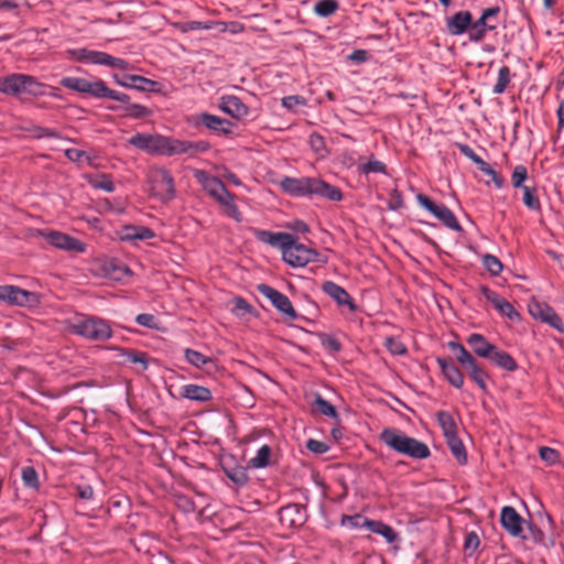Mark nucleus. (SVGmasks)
Segmentation results:
<instances>
[{"label":"nucleus","mask_w":564,"mask_h":564,"mask_svg":"<svg viewBox=\"0 0 564 564\" xmlns=\"http://www.w3.org/2000/svg\"><path fill=\"white\" fill-rule=\"evenodd\" d=\"M370 519L367 517L356 513L354 516L343 514L340 524L343 527H349L350 529L368 528Z\"/></svg>","instance_id":"de8ad7c7"},{"label":"nucleus","mask_w":564,"mask_h":564,"mask_svg":"<svg viewBox=\"0 0 564 564\" xmlns=\"http://www.w3.org/2000/svg\"><path fill=\"white\" fill-rule=\"evenodd\" d=\"M67 54L77 62H87L95 65H105L112 68L127 69L129 63L126 59L115 57L108 53L100 51H91L88 48L68 50Z\"/></svg>","instance_id":"6e6552de"},{"label":"nucleus","mask_w":564,"mask_h":564,"mask_svg":"<svg viewBox=\"0 0 564 564\" xmlns=\"http://www.w3.org/2000/svg\"><path fill=\"white\" fill-rule=\"evenodd\" d=\"M523 191V204L527 208L533 212H540L541 210V203L536 195V188L525 186L521 188Z\"/></svg>","instance_id":"09e8293b"},{"label":"nucleus","mask_w":564,"mask_h":564,"mask_svg":"<svg viewBox=\"0 0 564 564\" xmlns=\"http://www.w3.org/2000/svg\"><path fill=\"white\" fill-rule=\"evenodd\" d=\"M318 338L322 346L330 354H337L341 350V343L333 335L326 333H319Z\"/></svg>","instance_id":"3c124183"},{"label":"nucleus","mask_w":564,"mask_h":564,"mask_svg":"<svg viewBox=\"0 0 564 564\" xmlns=\"http://www.w3.org/2000/svg\"><path fill=\"white\" fill-rule=\"evenodd\" d=\"M281 189L293 197H322L330 202H340L344 198L339 187L318 177L285 176L280 182Z\"/></svg>","instance_id":"f257e3e1"},{"label":"nucleus","mask_w":564,"mask_h":564,"mask_svg":"<svg viewBox=\"0 0 564 564\" xmlns=\"http://www.w3.org/2000/svg\"><path fill=\"white\" fill-rule=\"evenodd\" d=\"M147 182L150 194L161 202H170L175 197L174 177L167 169H151L148 173Z\"/></svg>","instance_id":"423d86ee"},{"label":"nucleus","mask_w":564,"mask_h":564,"mask_svg":"<svg viewBox=\"0 0 564 564\" xmlns=\"http://www.w3.org/2000/svg\"><path fill=\"white\" fill-rule=\"evenodd\" d=\"M467 344L478 357L489 359L491 354L496 349V345L489 343L486 337L478 333L470 334L467 339Z\"/></svg>","instance_id":"a878e982"},{"label":"nucleus","mask_w":564,"mask_h":564,"mask_svg":"<svg viewBox=\"0 0 564 564\" xmlns=\"http://www.w3.org/2000/svg\"><path fill=\"white\" fill-rule=\"evenodd\" d=\"M37 234L55 248L76 253H83L86 251V243L62 231L37 230Z\"/></svg>","instance_id":"9b49d317"},{"label":"nucleus","mask_w":564,"mask_h":564,"mask_svg":"<svg viewBox=\"0 0 564 564\" xmlns=\"http://www.w3.org/2000/svg\"><path fill=\"white\" fill-rule=\"evenodd\" d=\"M308 519L306 506L300 503H289L279 510L280 523L289 529L303 527Z\"/></svg>","instance_id":"2eb2a0df"},{"label":"nucleus","mask_w":564,"mask_h":564,"mask_svg":"<svg viewBox=\"0 0 564 564\" xmlns=\"http://www.w3.org/2000/svg\"><path fill=\"white\" fill-rule=\"evenodd\" d=\"M358 172L365 175H368L370 173H379L384 175L388 174L387 165L383 162L375 159L373 155L370 156L367 163L358 165Z\"/></svg>","instance_id":"37998d69"},{"label":"nucleus","mask_w":564,"mask_h":564,"mask_svg":"<svg viewBox=\"0 0 564 564\" xmlns=\"http://www.w3.org/2000/svg\"><path fill=\"white\" fill-rule=\"evenodd\" d=\"M113 79L118 85L126 88H132L139 91L149 93L161 91V84L159 82L152 80L140 75L123 74L122 76H119L115 74Z\"/></svg>","instance_id":"dca6fc26"},{"label":"nucleus","mask_w":564,"mask_h":564,"mask_svg":"<svg viewBox=\"0 0 564 564\" xmlns=\"http://www.w3.org/2000/svg\"><path fill=\"white\" fill-rule=\"evenodd\" d=\"M210 149L208 141H187L175 139L174 155L189 154L193 156L196 153H204Z\"/></svg>","instance_id":"c85d7f7f"},{"label":"nucleus","mask_w":564,"mask_h":564,"mask_svg":"<svg viewBox=\"0 0 564 564\" xmlns=\"http://www.w3.org/2000/svg\"><path fill=\"white\" fill-rule=\"evenodd\" d=\"M128 142L134 148L152 155H174L175 139L172 137L138 132Z\"/></svg>","instance_id":"39448f33"},{"label":"nucleus","mask_w":564,"mask_h":564,"mask_svg":"<svg viewBox=\"0 0 564 564\" xmlns=\"http://www.w3.org/2000/svg\"><path fill=\"white\" fill-rule=\"evenodd\" d=\"M448 347L456 352V359L464 369L476 361L475 357L460 343L449 341Z\"/></svg>","instance_id":"a19ab883"},{"label":"nucleus","mask_w":564,"mask_h":564,"mask_svg":"<svg viewBox=\"0 0 564 564\" xmlns=\"http://www.w3.org/2000/svg\"><path fill=\"white\" fill-rule=\"evenodd\" d=\"M104 83L105 82L101 79L89 82L80 77H63L59 82V84L67 89L87 94L95 98H100Z\"/></svg>","instance_id":"f3484780"},{"label":"nucleus","mask_w":564,"mask_h":564,"mask_svg":"<svg viewBox=\"0 0 564 564\" xmlns=\"http://www.w3.org/2000/svg\"><path fill=\"white\" fill-rule=\"evenodd\" d=\"M487 33H488L487 31H485L484 29L479 28L476 24L474 19L471 20L470 29L467 32L468 40L470 42H473V43H481L485 40Z\"/></svg>","instance_id":"e2e57ef3"},{"label":"nucleus","mask_w":564,"mask_h":564,"mask_svg":"<svg viewBox=\"0 0 564 564\" xmlns=\"http://www.w3.org/2000/svg\"><path fill=\"white\" fill-rule=\"evenodd\" d=\"M473 14L468 10L455 12L445 19L446 31L453 36H459L468 32L471 25Z\"/></svg>","instance_id":"412c9836"},{"label":"nucleus","mask_w":564,"mask_h":564,"mask_svg":"<svg viewBox=\"0 0 564 564\" xmlns=\"http://www.w3.org/2000/svg\"><path fill=\"white\" fill-rule=\"evenodd\" d=\"M379 440L394 452L413 459H426L431 456V449L425 443L397 429H383L379 434Z\"/></svg>","instance_id":"f03ea898"},{"label":"nucleus","mask_w":564,"mask_h":564,"mask_svg":"<svg viewBox=\"0 0 564 564\" xmlns=\"http://www.w3.org/2000/svg\"><path fill=\"white\" fill-rule=\"evenodd\" d=\"M436 420L443 431L444 437L452 436L458 433L457 424L453 415L447 411H438Z\"/></svg>","instance_id":"4c0bfd02"},{"label":"nucleus","mask_w":564,"mask_h":564,"mask_svg":"<svg viewBox=\"0 0 564 564\" xmlns=\"http://www.w3.org/2000/svg\"><path fill=\"white\" fill-rule=\"evenodd\" d=\"M181 397L197 402H207L213 399L212 391L208 388L194 383L183 386Z\"/></svg>","instance_id":"c756f323"},{"label":"nucleus","mask_w":564,"mask_h":564,"mask_svg":"<svg viewBox=\"0 0 564 564\" xmlns=\"http://www.w3.org/2000/svg\"><path fill=\"white\" fill-rule=\"evenodd\" d=\"M465 370L479 389L486 393L488 391L486 380L489 378V375L482 367H480L477 360Z\"/></svg>","instance_id":"e433bc0d"},{"label":"nucleus","mask_w":564,"mask_h":564,"mask_svg":"<svg viewBox=\"0 0 564 564\" xmlns=\"http://www.w3.org/2000/svg\"><path fill=\"white\" fill-rule=\"evenodd\" d=\"M500 523L511 536L525 539L522 535L524 520L513 507L506 506L502 508Z\"/></svg>","instance_id":"6ab92c4d"},{"label":"nucleus","mask_w":564,"mask_h":564,"mask_svg":"<svg viewBox=\"0 0 564 564\" xmlns=\"http://www.w3.org/2000/svg\"><path fill=\"white\" fill-rule=\"evenodd\" d=\"M248 466L235 465L224 467L226 476L238 487H245L249 482Z\"/></svg>","instance_id":"f704fd0d"},{"label":"nucleus","mask_w":564,"mask_h":564,"mask_svg":"<svg viewBox=\"0 0 564 564\" xmlns=\"http://www.w3.org/2000/svg\"><path fill=\"white\" fill-rule=\"evenodd\" d=\"M529 313L534 319L550 325L558 333L564 334V323L555 310L545 302L532 301L529 303Z\"/></svg>","instance_id":"ddd939ff"},{"label":"nucleus","mask_w":564,"mask_h":564,"mask_svg":"<svg viewBox=\"0 0 564 564\" xmlns=\"http://www.w3.org/2000/svg\"><path fill=\"white\" fill-rule=\"evenodd\" d=\"M312 410L314 412L321 413L322 415L339 420V414L336 408L318 393L315 395V400L312 404Z\"/></svg>","instance_id":"58836bf2"},{"label":"nucleus","mask_w":564,"mask_h":564,"mask_svg":"<svg viewBox=\"0 0 564 564\" xmlns=\"http://www.w3.org/2000/svg\"><path fill=\"white\" fill-rule=\"evenodd\" d=\"M367 529L383 536L388 543H393L398 539V534L393 528L380 520L370 519Z\"/></svg>","instance_id":"c9c22d12"},{"label":"nucleus","mask_w":564,"mask_h":564,"mask_svg":"<svg viewBox=\"0 0 564 564\" xmlns=\"http://www.w3.org/2000/svg\"><path fill=\"white\" fill-rule=\"evenodd\" d=\"M253 235L257 240L271 247L280 248L282 252L284 247L292 241V234L289 232H273L264 229H253Z\"/></svg>","instance_id":"b1692460"},{"label":"nucleus","mask_w":564,"mask_h":564,"mask_svg":"<svg viewBox=\"0 0 564 564\" xmlns=\"http://www.w3.org/2000/svg\"><path fill=\"white\" fill-rule=\"evenodd\" d=\"M128 230H133V234H124L122 240H148L152 239L155 234L154 231L144 226H128Z\"/></svg>","instance_id":"c03bdc74"},{"label":"nucleus","mask_w":564,"mask_h":564,"mask_svg":"<svg viewBox=\"0 0 564 564\" xmlns=\"http://www.w3.org/2000/svg\"><path fill=\"white\" fill-rule=\"evenodd\" d=\"M446 444L448 448L451 449V453L456 458L457 463L459 465H466L467 464V452L466 448L462 442V440L458 436V433L452 436L445 437Z\"/></svg>","instance_id":"72a5a7b5"},{"label":"nucleus","mask_w":564,"mask_h":564,"mask_svg":"<svg viewBox=\"0 0 564 564\" xmlns=\"http://www.w3.org/2000/svg\"><path fill=\"white\" fill-rule=\"evenodd\" d=\"M436 362L445 379L456 389H462L464 386V375L453 359L449 357H437Z\"/></svg>","instance_id":"4be33fe9"},{"label":"nucleus","mask_w":564,"mask_h":564,"mask_svg":"<svg viewBox=\"0 0 564 564\" xmlns=\"http://www.w3.org/2000/svg\"><path fill=\"white\" fill-rule=\"evenodd\" d=\"M539 455L540 458L549 466H554L561 462L560 452L552 447L541 446L539 448Z\"/></svg>","instance_id":"6e6d98bb"},{"label":"nucleus","mask_w":564,"mask_h":564,"mask_svg":"<svg viewBox=\"0 0 564 564\" xmlns=\"http://www.w3.org/2000/svg\"><path fill=\"white\" fill-rule=\"evenodd\" d=\"M416 200L423 208L429 210L440 221H442L444 226L457 232L463 231V228L456 216L446 205L436 204L427 195L422 193L416 195Z\"/></svg>","instance_id":"1a4fd4ad"},{"label":"nucleus","mask_w":564,"mask_h":564,"mask_svg":"<svg viewBox=\"0 0 564 564\" xmlns=\"http://www.w3.org/2000/svg\"><path fill=\"white\" fill-rule=\"evenodd\" d=\"M511 80V69L505 65L498 72V78L494 85L492 91L497 95L503 94Z\"/></svg>","instance_id":"49530a36"},{"label":"nucleus","mask_w":564,"mask_h":564,"mask_svg":"<svg viewBox=\"0 0 564 564\" xmlns=\"http://www.w3.org/2000/svg\"><path fill=\"white\" fill-rule=\"evenodd\" d=\"M35 138L37 139H41V138H53V139H59L61 138V134L57 130L55 129H52V128H45V127H41V126H34L31 130H30Z\"/></svg>","instance_id":"0e129e2a"},{"label":"nucleus","mask_w":564,"mask_h":564,"mask_svg":"<svg viewBox=\"0 0 564 564\" xmlns=\"http://www.w3.org/2000/svg\"><path fill=\"white\" fill-rule=\"evenodd\" d=\"M102 275L112 281H121L124 276L131 275L132 271L116 258L104 260L100 263Z\"/></svg>","instance_id":"393cba45"},{"label":"nucleus","mask_w":564,"mask_h":564,"mask_svg":"<svg viewBox=\"0 0 564 564\" xmlns=\"http://www.w3.org/2000/svg\"><path fill=\"white\" fill-rule=\"evenodd\" d=\"M219 108L234 119L241 120L249 113V108L242 100L234 95H226L220 98Z\"/></svg>","instance_id":"5701e85b"},{"label":"nucleus","mask_w":564,"mask_h":564,"mask_svg":"<svg viewBox=\"0 0 564 564\" xmlns=\"http://www.w3.org/2000/svg\"><path fill=\"white\" fill-rule=\"evenodd\" d=\"M21 476H22V480H23V484L25 487L31 488V489H39V487H40L39 476H37V471L35 470V468L33 466L23 467Z\"/></svg>","instance_id":"603ef678"},{"label":"nucleus","mask_w":564,"mask_h":564,"mask_svg":"<svg viewBox=\"0 0 564 564\" xmlns=\"http://www.w3.org/2000/svg\"><path fill=\"white\" fill-rule=\"evenodd\" d=\"M339 9L337 0H321L314 4V12L322 18L333 15Z\"/></svg>","instance_id":"a18cd8bd"},{"label":"nucleus","mask_w":564,"mask_h":564,"mask_svg":"<svg viewBox=\"0 0 564 564\" xmlns=\"http://www.w3.org/2000/svg\"><path fill=\"white\" fill-rule=\"evenodd\" d=\"M257 290L261 295L267 297L271 302V304L279 312L285 315L289 319L295 321L299 318V314L296 313L292 305V302L285 294L264 283L259 284L257 286Z\"/></svg>","instance_id":"f8f14e48"},{"label":"nucleus","mask_w":564,"mask_h":564,"mask_svg":"<svg viewBox=\"0 0 564 564\" xmlns=\"http://www.w3.org/2000/svg\"><path fill=\"white\" fill-rule=\"evenodd\" d=\"M108 110L110 111H123V117L132 118V119H143L152 116L153 110L142 106L140 104H131L129 106H117L111 105L108 106Z\"/></svg>","instance_id":"7c9ffc66"},{"label":"nucleus","mask_w":564,"mask_h":564,"mask_svg":"<svg viewBox=\"0 0 564 564\" xmlns=\"http://www.w3.org/2000/svg\"><path fill=\"white\" fill-rule=\"evenodd\" d=\"M184 356L188 364H191L192 366H194L195 368H198V369H203L207 365L215 366V360L213 358L207 357V356L203 355L202 352H199L195 349H192V348H186L184 350Z\"/></svg>","instance_id":"ea45409f"},{"label":"nucleus","mask_w":564,"mask_h":564,"mask_svg":"<svg viewBox=\"0 0 564 564\" xmlns=\"http://www.w3.org/2000/svg\"><path fill=\"white\" fill-rule=\"evenodd\" d=\"M199 123H202L204 127H206L209 130L223 133V134H231L234 127V123L225 118H220L215 115H210L207 112H204L199 116Z\"/></svg>","instance_id":"bb28decb"},{"label":"nucleus","mask_w":564,"mask_h":564,"mask_svg":"<svg viewBox=\"0 0 564 564\" xmlns=\"http://www.w3.org/2000/svg\"><path fill=\"white\" fill-rule=\"evenodd\" d=\"M319 252L299 242V237L292 235L291 243H288L282 252V259L293 268H303L310 262H318Z\"/></svg>","instance_id":"0eeeda50"},{"label":"nucleus","mask_w":564,"mask_h":564,"mask_svg":"<svg viewBox=\"0 0 564 564\" xmlns=\"http://www.w3.org/2000/svg\"><path fill=\"white\" fill-rule=\"evenodd\" d=\"M235 194L230 193V199L225 198L223 203H218L219 205L226 207V215L236 221L240 223L242 220V215L238 208V206L235 204Z\"/></svg>","instance_id":"13d9d810"},{"label":"nucleus","mask_w":564,"mask_h":564,"mask_svg":"<svg viewBox=\"0 0 564 564\" xmlns=\"http://www.w3.org/2000/svg\"><path fill=\"white\" fill-rule=\"evenodd\" d=\"M306 448L313 454L323 455L329 449V445L325 442L310 438L306 442Z\"/></svg>","instance_id":"774afa93"},{"label":"nucleus","mask_w":564,"mask_h":564,"mask_svg":"<svg viewBox=\"0 0 564 564\" xmlns=\"http://www.w3.org/2000/svg\"><path fill=\"white\" fill-rule=\"evenodd\" d=\"M0 302L18 306H33L39 303V296L34 292L15 285H0Z\"/></svg>","instance_id":"4468645a"},{"label":"nucleus","mask_w":564,"mask_h":564,"mask_svg":"<svg viewBox=\"0 0 564 564\" xmlns=\"http://www.w3.org/2000/svg\"><path fill=\"white\" fill-rule=\"evenodd\" d=\"M502 316L508 317L510 321H520L521 315L517 312L513 305L503 299L500 303L495 307Z\"/></svg>","instance_id":"052dcab7"},{"label":"nucleus","mask_w":564,"mask_h":564,"mask_svg":"<svg viewBox=\"0 0 564 564\" xmlns=\"http://www.w3.org/2000/svg\"><path fill=\"white\" fill-rule=\"evenodd\" d=\"M272 449L269 445L261 446L257 455L248 462L250 468H264L270 465Z\"/></svg>","instance_id":"79ce46f5"},{"label":"nucleus","mask_w":564,"mask_h":564,"mask_svg":"<svg viewBox=\"0 0 564 564\" xmlns=\"http://www.w3.org/2000/svg\"><path fill=\"white\" fill-rule=\"evenodd\" d=\"M321 288L322 291L333 299L338 306H347L352 313L358 311V305L355 303L354 299L339 284L333 281H324Z\"/></svg>","instance_id":"aec40b11"},{"label":"nucleus","mask_w":564,"mask_h":564,"mask_svg":"<svg viewBox=\"0 0 564 564\" xmlns=\"http://www.w3.org/2000/svg\"><path fill=\"white\" fill-rule=\"evenodd\" d=\"M194 178L203 189L217 203H223L225 198L230 199V193L223 181L217 176L210 175L205 170L196 169L193 172Z\"/></svg>","instance_id":"9d476101"},{"label":"nucleus","mask_w":564,"mask_h":564,"mask_svg":"<svg viewBox=\"0 0 564 564\" xmlns=\"http://www.w3.org/2000/svg\"><path fill=\"white\" fill-rule=\"evenodd\" d=\"M116 350L118 351L117 357L120 358L121 364H138L141 366L142 370L148 369L150 362L148 352L121 347H117Z\"/></svg>","instance_id":"cd10ccee"},{"label":"nucleus","mask_w":564,"mask_h":564,"mask_svg":"<svg viewBox=\"0 0 564 564\" xmlns=\"http://www.w3.org/2000/svg\"><path fill=\"white\" fill-rule=\"evenodd\" d=\"M89 184L97 189H102L107 193H112L115 191V184L111 177L107 174H99L89 180Z\"/></svg>","instance_id":"8fccbe9b"},{"label":"nucleus","mask_w":564,"mask_h":564,"mask_svg":"<svg viewBox=\"0 0 564 564\" xmlns=\"http://www.w3.org/2000/svg\"><path fill=\"white\" fill-rule=\"evenodd\" d=\"M69 330L93 341H105L112 337L110 323L95 315H80L69 325Z\"/></svg>","instance_id":"7ed1b4c3"},{"label":"nucleus","mask_w":564,"mask_h":564,"mask_svg":"<svg viewBox=\"0 0 564 564\" xmlns=\"http://www.w3.org/2000/svg\"><path fill=\"white\" fill-rule=\"evenodd\" d=\"M383 346L393 356H403L408 352L406 346L399 338L393 336L386 337Z\"/></svg>","instance_id":"5fc2aeb1"},{"label":"nucleus","mask_w":564,"mask_h":564,"mask_svg":"<svg viewBox=\"0 0 564 564\" xmlns=\"http://www.w3.org/2000/svg\"><path fill=\"white\" fill-rule=\"evenodd\" d=\"M404 205L402 193L394 188L389 194L388 208L390 210H399Z\"/></svg>","instance_id":"338daca9"},{"label":"nucleus","mask_w":564,"mask_h":564,"mask_svg":"<svg viewBox=\"0 0 564 564\" xmlns=\"http://www.w3.org/2000/svg\"><path fill=\"white\" fill-rule=\"evenodd\" d=\"M1 93L11 96L29 94L33 96L46 95L47 86L40 83L34 76L14 73L0 78Z\"/></svg>","instance_id":"20e7f679"},{"label":"nucleus","mask_w":564,"mask_h":564,"mask_svg":"<svg viewBox=\"0 0 564 564\" xmlns=\"http://www.w3.org/2000/svg\"><path fill=\"white\" fill-rule=\"evenodd\" d=\"M100 98H108V99L117 100V101L123 104L124 106H129L132 104L131 97L129 95L113 90V89L109 88L105 83L102 86Z\"/></svg>","instance_id":"864d4df0"},{"label":"nucleus","mask_w":564,"mask_h":564,"mask_svg":"<svg viewBox=\"0 0 564 564\" xmlns=\"http://www.w3.org/2000/svg\"><path fill=\"white\" fill-rule=\"evenodd\" d=\"M455 145L459 150V152L464 156H466L469 160H471L482 173H485L486 175L491 177V181L494 182V184H495V186L497 188H502L503 187L505 178L502 177V175L499 174L498 172H496L490 166L489 163H487L479 155H477L475 153V151L468 144L457 142V143H455Z\"/></svg>","instance_id":"a211bd4d"},{"label":"nucleus","mask_w":564,"mask_h":564,"mask_svg":"<svg viewBox=\"0 0 564 564\" xmlns=\"http://www.w3.org/2000/svg\"><path fill=\"white\" fill-rule=\"evenodd\" d=\"M528 178V170L524 165L519 164L514 166L512 174H511V184L514 188H523L527 185H524V182Z\"/></svg>","instance_id":"bf43d9fd"},{"label":"nucleus","mask_w":564,"mask_h":564,"mask_svg":"<svg viewBox=\"0 0 564 564\" xmlns=\"http://www.w3.org/2000/svg\"><path fill=\"white\" fill-rule=\"evenodd\" d=\"M480 545V539L475 531L467 532L464 541V550L471 556Z\"/></svg>","instance_id":"680f3d73"},{"label":"nucleus","mask_w":564,"mask_h":564,"mask_svg":"<svg viewBox=\"0 0 564 564\" xmlns=\"http://www.w3.org/2000/svg\"><path fill=\"white\" fill-rule=\"evenodd\" d=\"M499 13H500L499 6L485 8L481 11L480 17L474 21L476 22V24L479 28L484 29L487 32L495 31L497 29V24L494 23V20L498 17Z\"/></svg>","instance_id":"473e14b6"},{"label":"nucleus","mask_w":564,"mask_h":564,"mask_svg":"<svg viewBox=\"0 0 564 564\" xmlns=\"http://www.w3.org/2000/svg\"><path fill=\"white\" fill-rule=\"evenodd\" d=\"M482 264L494 276L499 275L503 269L501 261L496 256L489 253L482 257Z\"/></svg>","instance_id":"4d7b16f0"},{"label":"nucleus","mask_w":564,"mask_h":564,"mask_svg":"<svg viewBox=\"0 0 564 564\" xmlns=\"http://www.w3.org/2000/svg\"><path fill=\"white\" fill-rule=\"evenodd\" d=\"M281 102H282V106L285 109L292 111L297 106H305L306 105V99L303 96H300V95H292V96L283 97Z\"/></svg>","instance_id":"69168bd1"},{"label":"nucleus","mask_w":564,"mask_h":564,"mask_svg":"<svg viewBox=\"0 0 564 564\" xmlns=\"http://www.w3.org/2000/svg\"><path fill=\"white\" fill-rule=\"evenodd\" d=\"M488 360L507 371H516L518 369L516 359L509 352L499 349L497 346Z\"/></svg>","instance_id":"2f4dec72"}]
</instances>
